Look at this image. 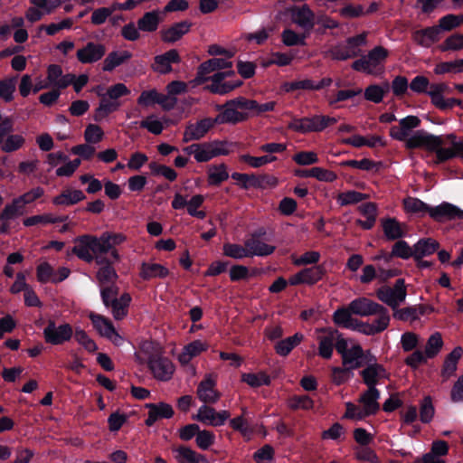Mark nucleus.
Wrapping results in <instances>:
<instances>
[{"label":"nucleus","instance_id":"f257e3e1","mask_svg":"<svg viewBox=\"0 0 463 463\" xmlns=\"http://www.w3.org/2000/svg\"><path fill=\"white\" fill-rule=\"evenodd\" d=\"M408 149L424 147L436 156L434 163L443 164L454 158L463 160V137L455 133L436 136L423 130L416 131L405 140Z\"/></svg>","mask_w":463,"mask_h":463},{"label":"nucleus","instance_id":"f03ea898","mask_svg":"<svg viewBox=\"0 0 463 463\" xmlns=\"http://www.w3.org/2000/svg\"><path fill=\"white\" fill-rule=\"evenodd\" d=\"M337 119L334 117L326 115H314L312 117H304L301 118H294L288 125V128L301 134L311 132H322L326 128L334 125Z\"/></svg>","mask_w":463,"mask_h":463},{"label":"nucleus","instance_id":"7ed1b4c3","mask_svg":"<svg viewBox=\"0 0 463 463\" xmlns=\"http://www.w3.org/2000/svg\"><path fill=\"white\" fill-rule=\"evenodd\" d=\"M43 335L47 344L61 345L71 339L73 328L69 323H62L57 326L53 319H49Z\"/></svg>","mask_w":463,"mask_h":463},{"label":"nucleus","instance_id":"20e7f679","mask_svg":"<svg viewBox=\"0 0 463 463\" xmlns=\"http://www.w3.org/2000/svg\"><path fill=\"white\" fill-rule=\"evenodd\" d=\"M292 23L309 33L315 28V14L308 5H292L287 9Z\"/></svg>","mask_w":463,"mask_h":463},{"label":"nucleus","instance_id":"39448f33","mask_svg":"<svg viewBox=\"0 0 463 463\" xmlns=\"http://www.w3.org/2000/svg\"><path fill=\"white\" fill-rule=\"evenodd\" d=\"M232 145V143H229L226 140L218 139L211 142L200 143V148L197 153H195V160L198 163H204L218 156H228L231 153V150L226 146Z\"/></svg>","mask_w":463,"mask_h":463},{"label":"nucleus","instance_id":"423d86ee","mask_svg":"<svg viewBox=\"0 0 463 463\" xmlns=\"http://www.w3.org/2000/svg\"><path fill=\"white\" fill-rule=\"evenodd\" d=\"M147 366L154 377L159 381H169L175 372V365L172 361L160 354H152L147 360Z\"/></svg>","mask_w":463,"mask_h":463},{"label":"nucleus","instance_id":"0eeeda50","mask_svg":"<svg viewBox=\"0 0 463 463\" xmlns=\"http://www.w3.org/2000/svg\"><path fill=\"white\" fill-rule=\"evenodd\" d=\"M232 63L222 58H212L201 63L197 69L196 76L193 82L194 85H202L206 81H209L210 78L207 76L209 73L222 70L232 68Z\"/></svg>","mask_w":463,"mask_h":463},{"label":"nucleus","instance_id":"6e6552de","mask_svg":"<svg viewBox=\"0 0 463 463\" xmlns=\"http://www.w3.org/2000/svg\"><path fill=\"white\" fill-rule=\"evenodd\" d=\"M230 416L231 413L228 411H216L213 407L203 405L199 408L198 413L193 416V419L203 424L220 427L224 425Z\"/></svg>","mask_w":463,"mask_h":463},{"label":"nucleus","instance_id":"1a4fd4ad","mask_svg":"<svg viewBox=\"0 0 463 463\" xmlns=\"http://www.w3.org/2000/svg\"><path fill=\"white\" fill-rule=\"evenodd\" d=\"M106 54V47L102 43L88 42L76 52V57L80 63L91 64L101 60Z\"/></svg>","mask_w":463,"mask_h":463},{"label":"nucleus","instance_id":"9d476101","mask_svg":"<svg viewBox=\"0 0 463 463\" xmlns=\"http://www.w3.org/2000/svg\"><path fill=\"white\" fill-rule=\"evenodd\" d=\"M181 57L179 52L175 49H171L165 53L156 55L154 57V63L152 64V69L154 71H156L160 74H167L170 73L173 63H180Z\"/></svg>","mask_w":463,"mask_h":463},{"label":"nucleus","instance_id":"9b49d317","mask_svg":"<svg viewBox=\"0 0 463 463\" xmlns=\"http://www.w3.org/2000/svg\"><path fill=\"white\" fill-rule=\"evenodd\" d=\"M146 407L148 409V413L145 424L148 427H152L158 420L170 419L175 414L173 407L163 402L147 403Z\"/></svg>","mask_w":463,"mask_h":463},{"label":"nucleus","instance_id":"f8f14e48","mask_svg":"<svg viewBox=\"0 0 463 463\" xmlns=\"http://www.w3.org/2000/svg\"><path fill=\"white\" fill-rule=\"evenodd\" d=\"M420 125V119L416 116H407L402 118L399 126H392L390 129V136L399 141H404L410 135L411 129Z\"/></svg>","mask_w":463,"mask_h":463},{"label":"nucleus","instance_id":"ddd939ff","mask_svg":"<svg viewBox=\"0 0 463 463\" xmlns=\"http://www.w3.org/2000/svg\"><path fill=\"white\" fill-rule=\"evenodd\" d=\"M230 104H233L239 107L240 109L253 111L257 116L265 112L273 111L276 106L275 101H269L264 104H259L255 99H249L244 97H238L230 99Z\"/></svg>","mask_w":463,"mask_h":463},{"label":"nucleus","instance_id":"4468645a","mask_svg":"<svg viewBox=\"0 0 463 463\" xmlns=\"http://www.w3.org/2000/svg\"><path fill=\"white\" fill-rule=\"evenodd\" d=\"M354 315L368 317L376 314L383 306L365 297L357 298L349 303Z\"/></svg>","mask_w":463,"mask_h":463},{"label":"nucleus","instance_id":"2eb2a0df","mask_svg":"<svg viewBox=\"0 0 463 463\" xmlns=\"http://www.w3.org/2000/svg\"><path fill=\"white\" fill-rule=\"evenodd\" d=\"M211 128L212 124L206 118L197 121L196 123H188L184 132L183 142L188 143L194 140H200Z\"/></svg>","mask_w":463,"mask_h":463},{"label":"nucleus","instance_id":"dca6fc26","mask_svg":"<svg viewBox=\"0 0 463 463\" xmlns=\"http://www.w3.org/2000/svg\"><path fill=\"white\" fill-rule=\"evenodd\" d=\"M363 382L368 388H376L380 378L387 377L384 366L378 363L369 364L364 369L360 371Z\"/></svg>","mask_w":463,"mask_h":463},{"label":"nucleus","instance_id":"f3484780","mask_svg":"<svg viewBox=\"0 0 463 463\" xmlns=\"http://www.w3.org/2000/svg\"><path fill=\"white\" fill-rule=\"evenodd\" d=\"M192 23L186 20L175 23L167 29L160 32L161 39L164 43H174L190 31Z\"/></svg>","mask_w":463,"mask_h":463},{"label":"nucleus","instance_id":"a211bd4d","mask_svg":"<svg viewBox=\"0 0 463 463\" xmlns=\"http://www.w3.org/2000/svg\"><path fill=\"white\" fill-rule=\"evenodd\" d=\"M440 35L438 26L434 25L415 31L412 39L417 44L429 48L440 40Z\"/></svg>","mask_w":463,"mask_h":463},{"label":"nucleus","instance_id":"6ab92c4d","mask_svg":"<svg viewBox=\"0 0 463 463\" xmlns=\"http://www.w3.org/2000/svg\"><path fill=\"white\" fill-rule=\"evenodd\" d=\"M92 235L84 234L75 239L76 245L72 248L71 251L80 259L86 262H91L94 260L92 255Z\"/></svg>","mask_w":463,"mask_h":463},{"label":"nucleus","instance_id":"aec40b11","mask_svg":"<svg viewBox=\"0 0 463 463\" xmlns=\"http://www.w3.org/2000/svg\"><path fill=\"white\" fill-rule=\"evenodd\" d=\"M89 318L90 319L93 327L101 336L107 337L109 339H112L113 336L120 337L119 335L116 332L112 322L109 318L94 312L90 313Z\"/></svg>","mask_w":463,"mask_h":463},{"label":"nucleus","instance_id":"412c9836","mask_svg":"<svg viewBox=\"0 0 463 463\" xmlns=\"http://www.w3.org/2000/svg\"><path fill=\"white\" fill-rule=\"evenodd\" d=\"M215 381L210 376L204 378L197 387V396L204 403H215L220 399V393L215 390Z\"/></svg>","mask_w":463,"mask_h":463},{"label":"nucleus","instance_id":"4be33fe9","mask_svg":"<svg viewBox=\"0 0 463 463\" xmlns=\"http://www.w3.org/2000/svg\"><path fill=\"white\" fill-rule=\"evenodd\" d=\"M458 206L443 202L438 206H430V217L436 222H443L444 220H457Z\"/></svg>","mask_w":463,"mask_h":463},{"label":"nucleus","instance_id":"5701e85b","mask_svg":"<svg viewBox=\"0 0 463 463\" xmlns=\"http://www.w3.org/2000/svg\"><path fill=\"white\" fill-rule=\"evenodd\" d=\"M320 330L327 335L319 339L318 354L324 359H330L333 354L335 336L338 335V330L331 327H324Z\"/></svg>","mask_w":463,"mask_h":463},{"label":"nucleus","instance_id":"b1692460","mask_svg":"<svg viewBox=\"0 0 463 463\" xmlns=\"http://www.w3.org/2000/svg\"><path fill=\"white\" fill-rule=\"evenodd\" d=\"M439 241L430 237L421 238L413 245V259L420 260L430 256L439 249Z\"/></svg>","mask_w":463,"mask_h":463},{"label":"nucleus","instance_id":"393cba45","mask_svg":"<svg viewBox=\"0 0 463 463\" xmlns=\"http://www.w3.org/2000/svg\"><path fill=\"white\" fill-rule=\"evenodd\" d=\"M239 107L230 104V100H228L224 105H217V110H222L226 124L235 125L240 122L246 121L250 114L248 112H240L238 111Z\"/></svg>","mask_w":463,"mask_h":463},{"label":"nucleus","instance_id":"a878e982","mask_svg":"<svg viewBox=\"0 0 463 463\" xmlns=\"http://www.w3.org/2000/svg\"><path fill=\"white\" fill-rule=\"evenodd\" d=\"M381 392L377 388H368L359 399V402L363 404L367 414L375 415L380 410L378 400Z\"/></svg>","mask_w":463,"mask_h":463},{"label":"nucleus","instance_id":"bb28decb","mask_svg":"<svg viewBox=\"0 0 463 463\" xmlns=\"http://www.w3.org/2000/svg\"><path fill=\"white\" fill-rule=\"evenodd\" d=\"M382 228L387 241H396L403 238L406 232L402 224L395 218H385L382 220Z\"/></svg>","mask_w":463,"mask_h":463},{"label":"nucleus","instance_id":"cd10ccee","mask_svg":"<svg viewBox=\"0 0 463 463\" xmlns=\"http://www.w3.org/2000/svg\"><path fill=\"white\" fill-rule=\"evenodd\" d=\"M463 354V349L460 346L455 347L445 358L441 376L448 379L455 374L458 360Z\"/></svg>","mask_w":463,"mask_h":463},{"label":"nucleus","instance_id":"c85d7f7f","mask_svg":"<svg viewBox=\"0 0 463 463\" xmlns=\"http://www.w3.org/2000/svg\"><path fill=\"white\" fill-rule=\"evenodd\" d=\"M390 91V83L388 81L379 84H371L364 90V97L366 100L373 103H381L384 96Z\"/></svg>","mask_w":463,"mask_h":463},{"label":"nucleus","instance_id":"c756f323","mask_svg":"<svg viewBox=\"0 0 463 463\" xmlns=\"http://www.w3.org/2000/svg\"><path fill=\"white\" fill-rule=\"evenodd\" d=\"M86 196L80 190H63L59 195L53 197L52 203L55 205H73L85 200Z\"/></svg>","mask_w":463,"mask_h":463},{"label":"nucleus","instance_id":"7c9ffc66","mask_svg":"<svg viewBox=\"0 0 463 463\" xmlns=\"http://www.w3.org/2000/svg\"><path fill=\"white\" fill-rule=\"evenodd\" d=\"M131 57L132 53L128 51H123L120 52L113 51L105 58L102 70L104 71H112L115 68L130 60Z\"/></svg>","mask_w":463,"mask_h":463},{"label":"nucleus","instance_id":"2f4dec72","mask_svg":"<svg viewBox=\"0 0 463 463\" xmlns=\"http://www.w3.org/2000/svg\"><path fill=\"white\" fill-rule=\"evenodd\" d=\"M161 22L158 11L153 10L146 12L144 15L137 20V28L142 32L152 33L157 30Z\"/></svg>","mask_w":463,"mask_h":463},{"label":"nucleus","instance_id":"473e14b6","mask_svg":"<svg viewBox=\"0 0 463 463\" xmlns=\"http://www.w3.org/2000/svg\"><path fill=\"white\" fill-rule=\"evenodd\" d=\"M304 339V335L301 333H296L292 336L287 337L279 341L275 345V351L280 356H287L289 353L298 345L302 340Z\"/></svg>","mask_w":463,"mask_h":463},{"label":"nucleus","instance_id":"72a5a7b5","mask_svg":"<svg viewBox=\"0 0 463 463\" xmlns=\"http://www.w3.org/2000/svg\"><path fill=\"white\" fill-rule=\"evenodd\" d=\"M168 274V269L159 263H143L140 271V276L145 280H149L153 278L164 279Z\"/></svg>","mask_w":463,"mask_h":463},{"label":"nucleus","instance_id":"f704fd0d","mask_svg":"<svg viewBox=\"0 0 463 463\" xmlns=\"http://www.w3.org/2000/svg\"><path fill=\"white\" fill-rule=\"evenodd\" d=\"M208 345L201 340H194L187 344L179 356L181 363H188L192 358L199 355L208 349Z\"/></svg>","mask_w":463,"mask_h":463},{"label":"nucleus","instance_id":"c9c22d12","mask_svg":"<svg viewBox=\"0 0 463 463\" xmlns=\"http://www.w3.org/2000/svg\"><path fill=\"white\" fill-rule=\"evenodd\" d=\"M402 204L406 213L420 216H424L426 213L430 214V205L419 198L408 196L403 199Z\"/></svg>","mask_w":463,"mask_h":463},{"label":"nucleus","instance_id":"e433bc0d","mask_svg":"<svg viewBox=\"0 0 463 463\" xmlns=\"http://www.w3.org/2000/svg\"><path fill=\"white\" fill-rule=\"evenodd\" d=\"M208 184L219 186L229 178V173L225 164L213 165L208 169Z\"/></svg>","mask_w":463,"mask_h":463},{"label":"nucleus","instance_id":"4c0bfd02","mask_svg":"<svg viewBox=\"0 0 463 463\" xmlns=\"http://www.w3.org/2000/svg\"><path fill=\"white\" fill-rule=\"evenodd\" d=\"M241 382L247 383L251 388H259L260 386H269L271 384V378L263 371L257 373H244L241 374Z\"/></svg>","mask_w":463,"mask_h":463},{"label":"nucleus","instance_id":"58836bf2","mask_svg":"<svg viewBox=\"0 0 463 463\" xmlns=\"http://www.w3.org/2000/svg\"><path fill=\"white\" fill-rule=\"evenodd\" d=\"M245 246L249 249L250 257H266L271 255L276 250L275 246L269 245L261 241L254 240H246Z\"/></svg>","mask_w":463,"mask_h":463},{"label":"nucleus","instance_id":"ea45409f","mask_svg":"<svg viewBox=\"0 0 463 463\" xmlns=\"http://www.w3.org/2000/svg\"><path fill=\"white\" fill-rule=\"evenodd\" d=\"M316 24L317 25L316 29L317 33L322 35L326 34L328 29L333 30L340 27L339 22L326 14L324 11H320L317 14L315 18V25Z\"/></svg>","mask_w":463,"mask_h":463},{"label":"nucleus","instance_id":"a19ab883","mask_svg":"<svg viewBox=\"0 0 463 463\" xmlns=\"http://www.w3.org/2000/svg\"><path fill=\"white\" fill-rule=\"evenodd\" d=\"M413 246L411 247L406 241L397 240L392 245V251L386 256L387 260H392V258H400L402 260H409L413 258Z\"/></svg>","mask_w":463,"mask_h":463},{"label":"nucleus","instance_id":"79ce46f5","mask_svg":"<svg viewBox=\"0 0 463 463\" xmlns=\"http://www.w3.org/2000/svg\"><path fill=\"white\" fill-rule=\"evenodd\" d=\"M353 312L350 310L349 306L347 307H339L333 314L334 323L344 328L353 329L354 326V319L352 317Z\"/></svg>","mask_w":463,"mask_h":463},{"label":"nucleus","instance_id":"37998d69","mask_svg":"<svg viewBox=\"0 0 463 463\" xmlns=\"http://www.w3.org/2000/svg\"><path fill=\"white\" fill-rule=\"evenodd\" d=\"M443 339L439 332L430 335L425 345L424 354L429 359L436 357L443 347Z\"/></svg>","mask_w":463,"mask_h":463},{"label":"nucleus","instance_id":"c03bdc74","mask_svg":"<svg viewBox=\"0 0 463 463\" xmlns=\"http://www.w3.org/2000/svg\"><path fill=\"white\" fill-rule=\"evenodd\" d=\"M306 285L313 286L320 281L326 273V269L323 264L314 265L310 268L302 269Z\"/></svg>","mask_w":463,"mask_h":463},{"label":"nucleus","instance_id":"a18cd8bd","mask_svg":"<svg viewBox=\"0 0 463 463\" xmlns=\"http://www.w3.org/2000/svg\"><path fill=\"white\" fill-rule=\"evenodd\" d=\"M25 143V138L20 134H11L1 143L0 148L5 153H13L19 150Z\"/></svg>","mask_w":463,"mask_h":463},{"label":"nucleus","instance_id":"49530a36","mask_svg":"<svg viewBox=\"0 0 463 463\" xmlns=\"http://www.w3.org/2000/svg\"><path fill=\"white\" fill-rule=\"evenodd\" d=\"M68 215L52 217L51 214H41V215H33L31 217H27L24 220V225L26 227L33 226L39 223L47 224V223H57V222H64L68 220Z\"/></svg>","mask_w":463,"mask_h":463},{"label":"nucleus","instance_id":"de8ad7c7","mask_svg":"<svg viewBox=\"0 0 463 463\" xmlns=\"http://www.w3.org/2000/svg\"><path fill=\"white\" fill-rule=\"evenodd\" d=\"M24 214V208L16 198L13 199L11 203H7L0 213V222H8L16 217Z\"/></svg>","mask_w":463,"mask_h":463},{"label":"nucleus","instance_id":"09e8293b","mask_svg":"<svg viewBox=\"0 0 463 463\" xmlns=\"http://www.w3.org/2000/svg\"><path fill=\"white\" fill-rule=\"evenodd\" d=\"M463 24V14H449L439 20L437 25L440 33L451 31Z\"/></svg>","mask_w":463,"mask_h":463},{"label":"nucleus","instance_id":"8fccbe9b","mask_svg":"<svg viewBox=\"0 0 463 463\" xmlns=\"http://www.w3.org/2000/svg\"><path fill=\"white\" fill-rule=\"evenodd\" d=\"M109 232H103L99 238L92 235V247H93V254H105L109 253L113 245L111 241L109 240Z\"/></svg>","mask_w":463,"mask_h":463},{"label":"nucleus","instance_id":"3c124183","mask_svg":"<svg viewBox=\"0 0 463 463\" xmlns=\"http://www.w3.org/2000/svg\"><path fill=\"white\" fill-rule=\"evenodd\" d=\"M288 405L293 411H308L314 407V401L308 395H293L288 399Z\"/></svg>","mask_w":463,"mask_h":463},{"label":"nucleus","instance_id":"603ef678","mask_svg":"<svg viewBox=\"0 0 463 463\" xmlns=\"http://www.w3.org/2000/svg\"><path fill=\"white\" fill-rule=\"evenodd\" d=\"M229 424L233 430L240 432L244 438H249L253 433V429L250 427L248 419L244 415L231 419Z\"/></svg>","mask_w":463,"mask_h":463},{"label":"nucleus","instance_id":"864d4df0","mask_svg":"<svg viewBox=\"0 0 463 463\" xmlns=\"http://www.w3.org/2000/svg\"><path fill=\"white\" fill-rule=\"evenodd\" d=\"M223 254L236 260L250 257L249 249L245 245L243 247L240 244L229 242L223 245Z\"/></svg>","mask_w":463,"mask_h":463},{"label":"nucleus","instance_id":"5fc2aeb1","mask_svg":"<svg viewBox=\"0 0 463 463\" xmlns=\"http://www.w3.org/2000/svg\"><path fill=\"white\" fill-rule=\"evenodd\" d=\"M282 43L286 46H304L306 45V34H298L291 29H285L281 33Z\"/></svg>","mask_w":463,"mask_h":463},{"label":"nucleus","instance_id":"6e6d98bb","mask_svg":"<svg viewBox=\"0 0 463 463\" xmlns=\"http://www.w3.org/2000/svg\"><path fill=\"white\" fill-rule=\"evenodd\" d=\"M388 55V51L384 47L379 45L369 51L366 58L371 67L374 70L378 65L386 60Z\"/></svg>","mask_w":463,"mask_h":463},{"label":"nucleus","instance_id":"4d7b16f0","mask_svg":"<svg viewBox=\"0 0 463 463\" xmlns=\"http://www.w3.org/2000/svg\"><path fill=\"white\" fill-rule=\"evenodd\" d=\"M365 352L362 348L360 345H354L347 351H345L343 354H341L342 364L345 367L350 365L353 362L357 360L358 358H365Z\"/></svg>","mask_w":463,"mask_h":463},{"label":"nucleus","instance_id":"13d9d810","mask_svg":"<svg viewBox=\"0 0 463 463\" xmlns=\"http://www.w3.org/2000/svg\"><path fill=\"white\" fill-rule=\"evenodd\" d=\"M354 376L353 373L343 365V367L334 366L331 369V381L334 384L339 386L347 383Z\"/></svg>","mask_w":463,"mask_h":463},{"label":"nucleus","instance_id":"bf43d9fd","mask_svg":"<svg viewBox=\"0 0 463 463\" xmlns=\"http://www.w3.org/2000/svg\"><path fill=\"white\" fill-rule=\"evenodd\" d=\"M434 406L431 398L426 396L422 399L420 405V420L422 423H430L434 416Z\"/></svg>","mask_w":463,"mask_h":463},{"label":"nucleus","instance_id":"052dcab7","mask_svg":"<svg viewBox=\"0 0 463 463\" xmlns=\"http://www.w3.org/2000/svg\"><path fill=\"white\" fill-rule=\"evenodd\" d=\"M393 317L403 322L416 321L418 319V308L415 306L393 309Z\"/></svg>","mask_w":463,"mask_h":463},{"label":"nucleus","instance_id":"680f3d73","mask_svg":"<svg viewBox=\"0 0 463 463\" xmlns=\"http://www.w3.org/2000/svg\"><path fill=\"white\" fill-rule=\"evenodd\" d=\"M368 198V194L354 190L347 191L339 194L338 201L341 205H349L360 203Z\"/></svg>","mask_w":463,"mask_h":463},{"label":"nucleus","instance_id":"e2e57ef3","mask_svg":"<svg viewBox=\"0 0 463 463\" xmlns=\"http://www.w3.org/2000/svg\"><path fill=\"white\" fill-rule=\"evenodd\" d=\"M97 279L101 286L115 283L118 279L117 272L112 265L100 267L97 272Z\"/></svg>","mask_w":463,"mask_h":463},{"label":"nucleus","instance_id":"0e129e2a","mask_svg":"<svg viewBox=\"0 0 463 463\" xmlns=\"http://www.w3.org/2000/svg\"><path fill=\"white\" fill-rule=\"evenodd\" d=\"M15 90V79L6 78L0 80V98L5 102H10L14 99V92Z\"/></svg>","mask_w":463,"mask_h":463},{"label":"nucleus","instance_id":"69168bd1","mask_svg":"<svg viewBox=\"0 0 463 463\" xmlns=\"http://www.w3.org/2000/svg\"><path fill=\"white\" fill-rule=\"evenodd\" d=\"M104 132L95 124H89L84 131V138L88 144H97L102 140Z\"/></svg>","mask_w":463,"mask_h":463},{"label":"nucleus","instance_id":"338daca9","mask_svg":"<svg viewBox=\"0 0 463 463\" xmlns=\"http://www.w3.org/2000/svg\"><path fill=\"white\" fill-rule=\"evenodd\" d=\"M118 293L119 288L115 283H112L109 286H101L100 297L104 306L109 307L113 299L118 298Z\"/></svg>","mask_w":463,"mask_h":463},{"label":"nucleus","instance_id":"774afa93","mask_svg":"<svg viewBox=\"0 0 463 463\" xmlns=\"http://www.w3.org/2000/svg\"><path fill=\"white\" fill-rule=\"evenodd\" d=\"M441 51H458L463 49V34L454 33L449 36L441 45Z\"/></svg>","mask_w":463,"mask_h":463}]
</instances>
